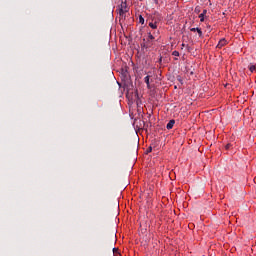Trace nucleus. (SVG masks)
I'll use <instances>...</instances> for the list:
<instances>
[{
	"label": "nucleus",
	"mask_w": 256,
	"mask_h": 256,
	"mask_svg": "<svg viewBox=\"0 0 256 256\" xmlns=\"http://www.w3.org/2000/svg\"><path fill=\"white\" fill-rule=\"evenodd\" d=\"M148 39L150 41H153V39H155V36H153V34H151V32L148 33Z\"/></svg>",
	"instance_id": "1a4fd4ad"
},
{
	"label": "nucleus",
	"mask_w": 256,
	"mask_h": 256,
	"mask_svg": "<svg viewBox=\"0 0 256 256\" xmlns=\"http://www.w3.org/2000/svg\"><path fill=\"white\" fill-rule=\"evenodd\" d=\"M196 12H199V10H197V8L195 9Z\"/></svg>",
	"instance_id": "6ab92c4d"
},
{
	"label": "nucleus",
	"mask_w": 256,
	"mask_h": 256,
	"mask_svg": "<svg viewBox=\"0 0 256 256\" xmlns=\"http://www.w3.org/2000/svg\"><path fill=\"white\" fill-rule=\"evenodd\" d=\"M139 23H141V25L145 24V18H143L142 15L139 16Z\"/></svg>",
	"instance_id": "0eeeda50"
},
{
	"label": "nucleus",
	"mask_w": 256,
	"mask_h": 256,
	"mask_svg": "<svg viewBox=\"0 0 256 256\" xmlns=\"http://www.w3.org/2000/svg\"><path fill=\"white\" fill-rule=\"evenodd\" d=\"M231 147V144H227L226 146H225V149H229Z\"/></svg>",
	"instance_id": "2eb2a0df"
},
{
	"label": "nucleus",
	"mask_w": 256,
	"mask_h": 256,
	"mask_svg": "<svg viewBox=\"0 0 256 256\" xmlns=\"http://www.w3.org/2000/svg\"><path fill=\"white\" fill-rule=\"evenodd\" d=\"M190 31L193 33L198 32L199 37H203V31H201V28H191Z\"/></svg>",
	"instance_id": "7ed1b4c3"
},
{
	"label": "nucleus",
	"mask_w": 256,
	"mask_h": 256,
	"mask_svg": "<svg viewBox=\"0 0 256 256\" xmlns=\"http://www.w3.org/2000/svg\"><path fill=\"white\" fill-rule=\"evenodd\" d=\"M199 19L203 23V21H205V16L203 14H200Z\"/></svg>",
	"instance_id": "f8f14e48"
},
{
	"label": "nucleus",
	"mask_w": 256,
	"mask_h": 256,
	"mask_svg": "<svg viewBox=\"0 0 256 256\" xmlns=\"http://www.w3.org/2000/svg\"><path fill=\"white\" fill-rule=\"evenodd\" d=\"M121 8H120V15H125V13H127L128 9H127V0H121Z\"/></svg>",
	"instance_id": "f257e3e1"
},
{
	"label": "nucleus",
	"mask_w": 256,
	"mask_h": 256,
	"mask_svg": "<svg viewBox=\"0 0 256 256\" xmlns=\"http://www.w3.org/2000/svg\"><path fill=\"white\" fill-rule=\"evenodd\" d=\"M154 1V3H159L157 0H153Z\"/></svg>",
	"instance_id": "dca6fc26"
},
{
	"label": "nucleus",
	"mask_w": 256,
	"mask_h": 256,
	"mask_svg": "<svg viewBox=\"0 0 256 256\" xmlns=\"http://www.w3.org/2000/svg\"><path fill=\"white\" fill-rule=\"evenodd\" d=\"M153 43H151L150 40L145 42V39H143V43L141 44L142 49H149V47H152Z\"/></svg>",
	"instance_id": "f03ea898"
},
{
	"label": "nucleus",
	"mask_w": 256,
	"mask_h": 256,
	"mask_svg": "<svg viewBox=\"0 0 256 256\" xmlns=\"http://www.w3.org/2000/svg\"><path fill=\"white\" fill-rule=\"evenodd\" d=\"M202 15H207V10H203V12L201 13Z\"/></svg>",
	"instance_id": "4468645a"
},
{
	"label": "nucleus",
	"mask_w": 256,
	"mask_h": 256,
	"mask_svg": "<svg viewBox=\"0 0 256 256\" xmlns=\"http://www.w3.org/2000/svg\"><path fill=\"white\" fill-rule=\"evenodd\" d=\"M222 47H225V38H222L217 45L218 49H222Z\"/></svg>",
	"instance_id": "39448f33"
},
{
	"label": "nucleus",
	"mask_w": 256,
	"mask_h": 256,
	"mask_svg": "<svg viewBox=\"0 0 256 256\" xmlns=\"http://www.w3.org/2000/svg\"><path fill=\"white\" fill-rule=\"evenodd\" d=\"M172 55H173L174 57H179V51H177V50L173 51V52H172Z\"/></svg>",
	"instance_id": "9b49d317"
},
{
	"label": "nucleus",
	"mask_w": 256,
	"mask_h": 256,
	"mask_svg": "<svg viewBox=\"0 0 256 256\" xmlns=\"http://www.w3.org/2000/svg\"><path fill=\"white\" fill-rule=\"evenodd\" d=\"M144 83H146L148 89H151V85L149 84V76L144 78Z\"/></svg>",
	"instance_id": "423d86ee"
},
{
	"label": "nucleus",
	"mask_w": 256,
	"mask_h": 256,
	"mask_svg": "<svg viewBox=\"0 0 256 256\" xmlns=\"http://www.w3.org/2000/svg\"><path fill=\"white\" fill-rule=\"evenodd\" d=\"M149 27H151V29H157V23L150 22Z\"/></svg>",
	"instance_id": "6e6552de"
},
{
	"label": "nucleus",
	"mask_w": 256,
	"mask_h": 256,
	"mask_svg": "<svg viewBox=\"0 0 256 256\" xmlns=\"http://www.w3.org/2000/svg\"><path fill=\"white\" fill-rule=\"evenodd\" d=\"M153 151V148L152 147H149L148 149H147V153H151Z\"/></svg>",
	"instance_id": "ddd939ff"
},
{
	"label": "nucleus",
	"mask_w": 256,
	"mask_h": 256,
	"mask_svg": "<svg viewBox=\"0 0 256 256\" xmlns=\"http://www.w3.org/2000/svg\"><path fill=\"white\" fill-rule=\"evenodd\" d=\"M161 61H162V58H160L159 62L161 63Z\"/></svg>",
	"instance_id": "aec40b11"
},
{
	"label": "nucleus",
	"mask_w": 256,
	"mask_h": 256,
	"mask_svg": "<svg viewBox=\"0 0 256 256\" xmlns=\"http://www.w3.org/2000/svg\"><path fill=\"white\" fill-rule=\"evenodd\" d=\"M255 69H256L255 65H251V66L249 67L250 73H253V72L255 71Z\"/></svg>",
	"instance_id": "9d476101"
},
{
	"label": "nucleus",
	"mask_w": 256,
	"mask_h": 256,
	"mask_svg": "<svg viewBox=\"0 0 256 256\" xmlns=\"http://www.w3.org/2000/svg\"><path fill=\"white\" fill-rule=\"evenodd\" d=\"M174 125H175V120L172 119V120H170V121L167 123L166 129H168V130L173 129Z\"/></svg>",
	"instance_id": "20e7f679"
},
{
	"label": "nucleus",
	"mask_w": 256,
	"mask_h": 256,
	"mask_svg": "<svg viewBox=\"0 0 256 256\" xmlns=\"http://www.w3.org/2000/svg\"><path fill=\"white\" fill-rule=\"evenodd\" d=\"M113 251H117V248H114Z\"/></svg>",
	"instance_id": "f3484780"
},
{
	"label": "nucleus",
	"mask_w": 256,
	"mask_h": 256,
	"mask_svg": "<svg viewBox=\"0 0 256 256\" xmlns=\"http://www.w3.org/2000/svg\"><path fill=\"white\" fill-rule=\"evenodd\" d=\"M196 12H199V10H197V8L195 9Z\"/></svg>",
	"instance_id": "a211bd4d"
}]
</instances>
